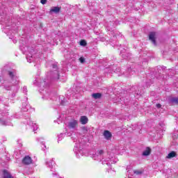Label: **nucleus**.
Masks as SVG:
<instances>
[{
    "label": "nucleus",
    "instance_id": "obj_1",
    "mask_svg": "<svg viewBox=\"0 0 178 178\" xmlns=\"http://www.w3.org/2000/svg\"><path fill=\"white\" fill-rule=\"evenodd\" d=\"M0 23L2 26H6L3 27L4 29V33L10 34V32L6 31V27L10 26V22L9 21V16L6 15V8L3 5L0 6Z\"/></svg>",
    "mask_w": 178,
    "mask_h": 178
},
{
    "label": "nucleus",
    "instance_id": "obj_2",
    "mask_svg": "<svg viewBox=\"0 0 178 178\" xmlns=\"http://www.w3.org/2000/svg\"><path fill=\"white\" fill-rule=\"evenodd\" d=\"M20 49L24 52V54H26V60L29 63L34 62V54H35L34 49L26 46H21Z\"/></svg>",
    "mask_w": 178,
    "mask_h": 178
},
{
    "label": "nucleus",
    "instance_id": "obj_3",
    "mask_svg": "<svg viewBox=\"0 0 178 178\" xmlns=\"http://www.w3.org/2000/svg\"><path fill=\"white\" fill-rule=\"evenodd\" d=\"M8 75L11 79V81H13V86H17V84H19V78H17V76H16L15 70H13L8 71Z\"/></svg>",
    "mask_w": 178,
    "mask_h": 178
},
{
    "label": "nucleus",
    "instance_id": "obj_4",
    "mask_svg": "<svg viewBox=\"0 0 178 178\" xmlns=\"http://www.w3.org/2000/svg\"><path fill=\"white\" fill-rule=\"evenodd\" d=\"M53 71L50 72V76L53 80H59V71H58V65L52 64Z\"/></svg>",
    "mask_w": 178,
    "mask_h": 178
},
{
    "label": "nucleus",
    "instance_id": "obj_5",
    "mask_svg": "<svg viewBox=\"0 0 178 178\" xmlns=\"http://www.w3.org/2000/svg\"><path fill=\"white\" fill-rule=\"evenodd\" d=\"M77 126H79V121L76 120H72L67 124V127L70 130H76V129H77Z\"/></svg>",
    "mask_w": 178,
    "mask_h": 178
},
{
    "label": "nucleus",
    "instance_id": "obj_6",
    "mask_svg": "<svg viewBox=\"0 0 178 178\" xmlns=\"http://www.w3.org/2000/svg\"><path fill=\"white\" fill-rule=\"evenodd\" d=\"M33 84L38 86L39 87H47L48 84L47 83V79L41 80L39 78H36Z\"/></svg>",
    "mask_w": 178,
    "mask_h": 178
},
{
    "label": "nucleus",
    "instance_id": "obj_7",
    "mask_svg": "<svg viewBox=\"0 0 178 178\" xmlns=\"http://www.w3.org/2000/svg\"><path fill=\"white\" fill-rule=\"evenodd\" d=\"M22 163L24 165H31V163H33V159L29 156H26L22 160Z\"/></svg>",
    "mask_w": 178,
    "mask_h": 178
},
{
    "label": "nucleus",
    "instance_id": "obj_8",
    "mask_svg": "<svg viewBox=\"0 0 178 178\" xmlns=\"http://www.w3.org/2000/svg\"><path fill=\"white\" fill-rule=\"evenodd\" d=\"M103 165H107V166H111V163H116V161H115V159L112 157L111 159H108L107 160H104L102 161Z\"/></svg>",
    "mask_w": 178,
    "mask_h": 178
},
{
    "label": "nucleus",
    "instance_id": "obj_9",
    "mask_svg": "<svg viewBox=\"0 0 178 178\" xmlns=\"http://www.w3.org/2000/svg\"><path fill=\"white\" fill-rule=\"evenodd\" d=\"M156 35V34L155 33V32H151L149 35V40L152 41L154 45H156V40H155Z\"/></svg>",
    "mask_w": 178,
    "mask_h": 178
},
{
    "label": "nucleus",
    "instance_id": "obj_10",
    "mask_svg": "<svg viewBox=\"0 0 178 178\" xmlns=\"http://www.w3.org/2000/svg\"><path fill=\"white\" fill-rule=\"evenodd\" d=\"M104 136L106 140H111L112 138V134L109 131L106 130L104 132Z\"/></svg>",
    "mask_w": 178,
    "mask_h": 178
},
{
    "label": "nucleus",
    "instance_id": "obj_11",
    "mask_svg": "<svg viewBox=\"0 0 178 178\" xmlns=\"http://www.w3.org/2000/svg\"><path fill=\"white\" fill-rule=\"evenodd\" d=\"M79 121L81 124H87L88 123V118L86 116H81Z\"/></svg>",
    "mask_w": 178,
    "mask_h": 178
},
{
    "label": "nucleus",
    "instance_id": "obj_12",
    "mask_svg": "<svg viewBox=\"0 0 178 178\" xmlns=\"http://www.w3.org/2000/svg\"><path fill=\"white\" fill-rule=\"evenodd\" d=\"M175 156H177V154L175 152L172 151L168 154L166 158L167 159H172V158H175Z\"/></svg>",
    "mask_w": 178,
    "mask_h": 178
},
{
    "label": "nucleus",
    "instance_id": "obj_13",
    "mask_svg": "<svg viewBox=\"0 0 178 178\" xmlns=\"http://www.w3.org/2000/svg\"><path fill=\"white\" fill-rule=\"evenodd\" d=\"M92 97L94 98V99H100V98L102 97V94L99 92L93 93L92 94Z\"/></svg>",
    "mask_w": 178,
    "mask_h": 178
},
{
    "label": "nucleus",
    "instance_id": "obj_14",
    "mask_svg": "<svg viewBox=\"0 0 178 178\" xmlns=\"http://www.w3.org/2000/svg\"><path fill=\"white\" fill-rule=\"evenodd\" d=\"M46 165H47V166H49V168H51V169H53L54 165H55V163L54 162V159L50 160V161H47Z\"/></svg>",
    "mask_w": 178,
    "mask_h": 178
},
{
    "label": "nucleus",
    "instance_id": "obj_15",
    "mask_svg": "<svg viewBox=\"0 0 178 178\" xmlns=\"http://www.w3.org/2000/svg\"><path fill=\"white\" fill-rule=\"evenodd\" d=\"M50 12H54V13H59V12H60V7H52V8L50 10Z\"/></svg>",
    "mask_w": 178,
    "mask_h": 178
},
{
    "label": "nucleus",
    "instance_id": "obj_16",
    "mask_svg": "<svg viewBox=\"0 0 178 178\" xmlns=\"http://www.w3.org/2000/svg\"><path fill=\"white\" fill-rule=\"evenodd\" d=\"M169 104H176L177 105L178 104V97H172V98L170 99Z\"/></svg>",
    "mask_w": 178,
    "mask_h": 178
},
{
    "label": "nucleus",
    "instance_id": "obj_17",
    "mask_svg": "<svg viewBox=\"0 0 178 178\" xmlns=\"http://www.w3.org/2000/svg\"><path fill=\"white\" fill-rule=\"evenodd\" d=\"M29 124L33 128V131H35V130L38 129V126L37 125V124L34 123L33 121H29Z\"/></svg>",
    "mask_w": 178,
    "mask_h": 178
},
{
    "label": "nucleus",
    "instance_id": "obj_18",
    "mask_svg": "<svg viewBox=\"0 0 178 178\" xmlns=\"http://www.w3.org/2000/svg\"><path fill=\"white\" fill-rule=\"evenodd\" d=\"M151 154V148L147 147L146 149L143 152V156H148Z\"/></svg>",
    "mask_w": 178,
    "mask_h": 178
},
{
    "label": "nucleus",
    "instance_id": "obj_19",
    "mask_svg": "<svg viewBox=\"0 0 178 178\" xmlns=\"http://www.w3.org/2000/svg\"><path fill=\"white\" fill-rule=\"evenodd\" d=\"M3 178H12V175L6 170L3 171Z\"/></svg>",
    "mask_w": 178,
    "mask_h": 178
},
{
    "label": "nucleus",
    "instance_id": "obj_20",
    "mask_svg": "<svg viewBox=\"0 0 178 178\" xmlns=\"http://www.w3.org/2000/svg\"><path fill=\"white\" fill-rule=\"evenodd\" d=\"M42 98L43 99H49V98H51V93L46 92L45 94L43 95Z\"/></svg>",
    "mask_w": 178,
    "mask_h": 178
},
{
    "label": "nucleus",
    "instance_id": "obj_21",
    "mask_svg": "<svg viewBox=\"0 0 178 178\" xmlns=\"http://www.w3.org/2000/svg\"><path fill=\"white\" fill-rule=\"evenodd\" d=\"M0 124H1V126H9V125H10V124H9V122H8L7 121L2 120H0Z\"/></svg>",
    "mask_w": 178,
    "mask_h": 178
},
{
    "label": "nucleus",
    "instance_id": "obj_22",
    "mask_svg": "<svg viewBox=\"0 0 178 178\" xmlns=\"http://www.w3.org/2000/svg\"><path fill=\"white\" fill-rule=\"evenodd\" d=\"M81 130L83 134H86L88 132V128H87L86 127H82Z\"/></svg>",
    "mask_w": 178,
    "mask_h": 178
},
{
    "label": "nucleus",
    "instance_id": "obj_23",
    "mask_svg": "<svg viewBox=\"0 0 178 178\" xmlns=\"http://www.w3.org/2000/svg\"><path fill=\"white\" fill-rule=\"evenodd\" d=\"M76 155L77 158H80V155H83V151L79 150L78 152H76Z\"/></svg>",
    "mask_w": 178,
    "mask_h": 178
},
{
    "label": "nucleus",
    "instance_id": "obj_24",
    "mask_svg": "<svg viewBox=\"0 0 178 178\" xmlns=\"http://www.w3.org/2000/svg\"><path fill=\"white\" fill-rule=\"evenodd\" d=\"M129 56H130V54L125 53L122 54V58H124V59H129Z\"/></svg>",
    "mask_w": 178,
    "mask_h": 178
},
{
    "label": "nucleus",
    "instance_id": "obj_25",
    "mask_svg": "<svg viewBox=\"0 0 178 178\" xmlns=\"http://www.w3.org/2000/svg\"><path fill=\"white\" fill-rule=\"evenodd\" d=\"M80 45H81V47H86V45H87V42H86V40H81Z\"/></svg>",
    "mask_w": 178,
    "mask_h": 178
},
{
    "label": "nucleus",
    "instance_id": "obj_26",
    "mask_svg": "<svg viewBox=\"0 0 178 178\" xmlns=\"http://www.w3.org/2000/svg\"><path fill=\"white\" fill-rule=\"evenodd\" d=\"M63 136H65V134H60L58 135V142L60 141V140H62V139L63 138Z\"/></svg>",
    "mask_w": 178,
    "mask_h": 178
},
{
    "label": "nucleus",
    "instance_id": "obj_27",
    "mask_svg": "<svg viewBox=\"0 0 178 178\" xmlns=\"http://www.w3.org/2000/svg\"><path fill=\"white\" fill-rule=\"evenodd\" d=\"M134 173L135 175H141L143 173V171H140V170H134Z\"/></svg>",
    "mask_w": 178,
    "mask_h": 178
},
{
    "label": "nucleus",
    "instance_id": "obj_28",
    "mask_svg": "<svg viewBox=\"0 0 178 178\" xmlns=\"http://www.w3.org/2000/svg\"><path fill=\"white\" fill-rule=\"evenodd\" d=\"M79 61L81 62V63H84V62H86V59L83 57H81L79 58Z\"/></svg>",
    "mask_w": 178,
    "mask_h": 178
},
{
    "label": "nucleus",
    "instance_id": "obj_29",
    "mask_svg": "<svg viewBox=\"0 0 178 178\" xmlns=\"http://www.w3.org/2000/svg\"><path fill=\"white\" fill-rule=\"evenodd\" d=\"M97 155H104V150L97 151Z\"/></svg>",
    "mask_w": 178,
    "mask_h": 178
},
{
    "label": "nucleus",
    "instance_id": "obj_30",
    "mask_svg": "<svg viewBox=\"0 0 178 178\" xmlns=\"http://www.w3.org/2000/svg\"><path fill=\"white\" fill-rule=\"evenodd\" d=\"M29 105H26V108H22V111H23L24 112H27V111H29Z\"/></svg>",
    "mask_w": 178,
    "mask_h": 178
},
{
    "label": "nucleus",
    "instance_id": "obj_31",
    "mask_svg": "<svg viewBox=\"0 0 178 178\" xmlns=\"http://www.w3.org/2000/svg\"><path fill=\"white\" fill-rule=\"evenodd\" d=\"M4 88L5 90H7L8 91H9V90H10V86L4 85Z\"/></svg>",
    "mask_w": 178,
    "mask_h": 178
},
{
    "label": "nucleus",
    "instance_id": "obj_32",
    "mask_svg": "<svg viewBox=\"0 0 178 178\" xmlns=\"http://www.w3.org/2000/svg\"><path fill=\"white\" fill-rule=\"evenodd\" d=\"M42 148L43 151H45V149H47V146L45 145L44 142H42Z\"/></svg>",
    "mask_w": 178,
    "mask_h": 178
},
{
    "label": "nucleus",
    "instance_id": "obj_33",
    "mask_svg": "<svg viewBox=\"0 0 178 178\" xmlns=\"http://www.w3.org/2000/svg\"><path fill=\"white\" fill-rule=\"evenodd\" d=\"M23 92H24V94H26V92H27V87L24 86V87L23 88Z\"/></svg>",
    "mask_w": 178,
    "mask_h": 178
},
{
    "label": "nucleus",
    "instance_id": "obj_34",
    "mask_svg": "<svg viewBox=\"0 0 178 178\" xmlns=\"http://www.w3.org/2000/svg\"><path fill=\"white\" fill-rule=\"evenodd\" d=\"M40 2L42 5H45V3H47V0H40Z\"/></svg>",
    "mask_w": 178,
    "mask_h": 178
},
{
    "label": "nucleus",
    "instance_id": "obj_35",
    "mask_svg": "<svg viewBox=\"0 0 178 178\" xmlns=\"http://www.w3.org/2000/svg\"><path fill=\"white\" fill-rule=\"evenodd\" d=\"M156 108H158L159 109L161 108H162V105H161V104H156Z\"/></svg>",
    "mask_w": 178,
    "mask_h": 178
},
{
    "label": "nucleus",
    "instance_id": "obj_36",
    "mask_svg": "<svg viewBox=\"0 0 178 178\" xmlns=\"http://www.w3.org/2000/svg\"><path fill=\"white\" fill-rule=\"evenodd\" d=\"M60 104L62 105H66V101H65V99L64 100H61Z\"/></svg>",
    "mask_w": 178,
    "mask_h": 178
},
{
    "label": "nucleus",
    "instance_id": "obj_37",
    "mask_svg": "<svg viewBox=\"0 0 178 178\" xmlns=\"http://www.w3.org/2000/svg\"><path fill=\"white\" fill-rule=\"evenodd\" d=\"M128 72H129L130 73H133V72H134V71H131V68L129 67V68H128Z\"/></svg>",
    "mask_w": 178,
    "mask_h": 178
}]
</instances>
